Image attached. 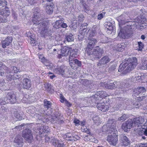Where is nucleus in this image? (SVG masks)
Listing matches in <instances>:
<instances>
[{
	"instance_id": "obj_59",
	"label": "nucleus",
	"mask_w": 147,
	"mask_h": 147,
	"mask_svg": "<svg viewBox=\"0 0 147 147\" xmlns=\"http://www.w3.org/2000/svg\"><path fill=\"white\" fill-rule=\"evenodd\" d=\"M60 98L61 99L60 101L61 102L63 103L64 102H65L67 101L65 98L63 96H61L60 97Z\"/></svg>"
},
{
	"instance_id": "obj_54",
	"label": "nucleus",
	"mask_w": 147,
	"mask_h": 147,
	"mask_svg": "<svg viewBox=\"0 0 147 147\" xmlns=\"http://www.w3.org/2000/svg\"><path fill=\"white\" fill-rule=\"evenodd\" d=\"M116 65H113L111 66L109 68V71H110L114 70L116 69Z\"/></svg>"
},
{
	"instance_id": "obj_7",
	"label": "nucleus",
	"mask_w": 147,
	"mask_h": 147,
	"mask_svg": "<svg viewBox=\"0 0 147 147\" xmlns=\"http://www.w3.org/2000/svg\"><path fill=\"white\" fill-rule=\"evenodd\" d=\"M23 136L28 142H31L33 140L32 131L29 129H26L24 130Z\"/></svg>"
},
{
	"instance_id": "obj_60",
	"label": "nucleus",
	"mask_w": 147,
	"mask_h": 147,
	"mask_svg": "<svg viewBox=\"0 0 147 147\" xmlns=\"http://www.w3.org/2000/svg\"><path fill=\"white\" fill-rule=\"evenodd\" d=\"M67 27V24L64 22L63 21V22L61 24V27L63 28H66Z\"/></svg>"
},
{
	"instance_id": "obj_56",
	"label": "nucleus",
	"mask_w": 147,
	"mask_h": 147,
	"mask_svg": "<svg viewBox=\"0 0 147 147\" xmlns=\"http://www.w3.org/2000/svg\"><path fill=\"white\" fill-rule=\"evenodd\" d=\"M117 47L118 48L117 49V50L119 51H122V50L124 48V47H122V45L121 44L118 45Z\"/></svg>"
},
{
	"instance_id": "obj_28",
	"label": "nucleus",
	"mask_w": 147,
	"mask_h": 147,
	"mask_svg": "<svg viewBox=\"0 0 147 147\" xmlns=\"http://www.w3.org/2000/svg\"><path fill=\"white\" fill-rule=\"evenodd\" d=\"M45 58H43L42 59V61H41L43 62L45 64V65L47 67V68L49 69H52L53 68V64L50 62L48 63H46V61H47L45 60Z\"/></svg>"
},
{
	"instance_id": "obj_19",
	"label": "nucleus",
	"mask_w": 147,
	"mask_h": 147,
	"mask_svg": "<svg viewBox=\"0 0 147 147\" xmlns=\"http://www.w3.org/2000/svg\"><path fill=\"white\" fill-rule=\"evenodd\" d=\"M9 11L7 7H5L1 9H0V15L6 18L9 16Z\"/></svg>"
},
{
	"instance_id": "obj_64",
	"label": "nucleus",
	"mask_w": 147,
	"mask_h": 147,
	"mask_svg": "<svg viewBox=\"0 0 147 147\" xmlns=\"http://www.w3.org/2000/svg\"><path fill=\"white\" fill-rule=\"evenodd\" d=\"M64 146V144L63 143L61 144L59 142L56 147H63Z\"/></svg>"
},
{
	"instance_id": "obj_13",
	"label": "nucleus",
	"mask_w": 147,
	"mask_h": 147,
	"mask_svg": "<svg viewBox=\"0 0 147 147\" xmlns=\"http://www.w3.org/2000/svg\"><path fill=\"white\" fill-rule=\"evenodd\" d=\"M110 60L111 59L108 56H104L99 60L97 64V66L99 68L100 66L107 64Z\"/></svg>"
},
{
	"instance_id": "obj_18",
	"label": "nucleus",
	"mask_w": 147,
	"mask_h": 147,
	"mask_svg": "<svg viewBox=\"0 0 147 147\" xmlns=\"http://www.w3.org/2000/svg\"><path fill=\"white\" fill-rule=\"evenodd\" d=\"M104 27L105 30L107 33H111L113 29L112 24L110 22L105 23Z\"/></svg>"
},
{
	"instance_id": "obj_17",
	"label": "nucleus",
	"mask_w": 147,
	"mask_h": 147,
	"mask_svg": "<svg viewBox=\"0 0 147 147\" xmlns=\"http://www.w3.org/2000/svg\"><path fill=\"white\" fill-rule=\"evenodd\" d=\"M23 138L20 135L17 136L15 138L14 142L15 145H18L17 147H21L22 144L23 142Z\"/></svg>"
},
{
	"instance_id": "obj_62",
	"label": "nucleus",
	"mask_w": 147,
	"mask_h": 147,
	"mask_svg": "<svg viewBox=\"0 0 147 147\" xmlns=\"http://www.w3.org/2000/svg\"><path fill=\"white\" fill-rule=\"evenodd\" d=\"M80 121L79 120L76 119L74 121V123H75V125H80Z\"/></svg>"
},
{
	"instance_id": "obj_20",
	"label": "nucleus",
	"mask_w": 147,
	"mask_h": 147,
	"mask_svg": "<svg viewBox=\"0 0 147 147\" xmlns=\"http://www.w3.org/2000/svg\"><path fill=\"white\" fill-rule=\"evenodd\" d=\"M44 4H47L46 9V12L49 14H52L53 11V7L54 5L53 4L51 3H46Z\"/></svg>"
},
{
	"instance_id": "obj_5",
	"label": "nucleus",
	"mask_w": 147,
	"mask_h": 147,
	"mask_svg": "<svg viewBox=\"0 0 147 147\" xmlns=\"http://www.w3.org/2000/svg\"><path fill=\"white\" fill-rule=\"evenodd\" d=\"M34 17L32 20V22L34 24L36 25H38V28H39V27H41L42 26L43 23H46V22L42 20V17L41 16L40 13L38 12H34Z\"/></svg>"
},
{
	"instance_id": "obj_12",
	"label": "nucleus",
	"mask_w": 147,
	"mask_h": 147,
	"mask_svg": "<svg viewBox=\"0 0 147 147\" xmlns=\"http://www.w3.org/2000/svg\"><path fill=\"white\" fill-rule=\"evenodd\" d=\"M133 125L134 126H137L138 127H140L139 125L142 127V125L144 121V119L142 117H138L135 118L133 119Z\"/></svg>"
},
{
	"instance_id": "obj_61",
	"label": "nucleus",
	"mask_w": 147,
	"mask_h": 147,
	"mask_svg": "<svg viewBox=\"0 0 147 147\" xmlns=\"http://www.w3.org/2000/svg\"><path fill=\"white\" fill-rule=\"evenodd\" d=\"M2 67L0 66V75L2 76H5V72L2 71Z\"/></svg>"
},
{
	"instance_id": "obj_11",
	"label": "nucleus",
	"mask_w": 147,
	"mask_h": 147,
	"mask_svg": "<svg viewBox=\"0 0 147 147\" xmlns=\"http://www.w3.org/2000/svg\"><path fill=\"white\" fill-rule=\"evenodd\" d=\"M69 52V48L67 47H65L61 50V53L58 55L57 57L60 59L63 57H66L68 56Z\"/></svg>"
},
{
	"instance_id": "obj_40",
	"label": "nucleus",
	"mask_w": 147,
	"mask_h": 147,
	"mask_svg": "<svg viewBox=\"0 0 147 147\" xmlns=\"http://www.w3.org/2000/svg\"><path fill=\"white\" fill-rule=\"evenodd\" d=\"M127 118V116L125 114H123L122 116L118 118V121L123 122Z\"/></svg>"
},
{
	"instance_id": "obj_16",
	"label": "nucleus",
	"mask_w": 147,
	"mask_h": 147,
	"mask_svg": "<svg viewBox=\"0 0 147 147\" xmlns=\"http://www.w3.org/2000/svg\"><path fill=\"white\" fill-rule=\"evenodd\" d=\"M13 38L11 36H8L6 38L5 40L1 41V43L2 47L3 48H5L7 46H9Z\"/></svg>"
},
{
	"instance_id": "obj_23",
	"label": "nucleus",
	"mask_w": 147,
	"mask_h": 147,
	"mask_svg": "<svg viewBox=\"0 0 147 147\" xmlns=\"http://www.w3.org/2000/svg\"><path fill=\"white\" fill-rule=\"evenodd\" d=\"M84 25H82L80 30L79 33L83 36H84L86 34V35L89 32V30L87 27L83 28Z\"/></svg>"
},
{
	"instance_id": "obj_43",
	"label": "nucleus",
	"mask_w": 147,
	"mask_h": 147,
	"mask_svg": "<svg viewBox=\"0 0 147 147\" xmlns=\"http://www.w3.org/2000/svg\"><path fill=\"white\" fill-rule=\"evenodd\" d=\"M6 3L5 0H0V9L5 6L7 4Z\"/></svg>"
},
{
	"instance_id": "obj_49",
	"label": "nucleus",
	"mask_w": 147,
	"mask_h": 147,
	"mask_svg": "<svg viewBox=\"0 0 147 147\" xmlns=\"http://www.w3.org/2000/svg\"><path fill=\"white\" fill-rule=\"evenodd\" d=\"M59 142L58 140L56 139L52 140V144L55 147H56Z\"/></svg>"
},
{
	"instance_id": "obj_42",
	"label": "nucleus",
	"mask_w": 147,
	"mask_h": 147,
	"mask_svg": "<svg viewBox=\"0 0 147 147\" xmlns=\"http://www.w3.org/2000/svg\"><path fill=\"white\" fill-rule=\"evenodd\" d=\"M140 94L138 88H135L133 90V95L136 96H137L138 95Z\"/></svg>"
},
{
	"instance_id": "obj_14",
	"label": "nucleus",
	"mask_w": 147,
	"mask_h": 147,
	"mask_svg": "<svg viewBox=\"0 0 147 147\" xmlns=\"http://www.w3.org/2000/svg\"><path fill=\"white\" fill-rule=\"evenodd\" d=\"M107 94L104 91H100L98 92L97 94L94 95L93 98H94L96 100H100L101 98H105L107 96Z\"/></svg>"
},
{
	"instance_id": "obj_52",
	"label": "nucleus",
	"mask_w": 147,
	"mask_h": 147,
	"mask_svg": "<svg viewBox=\"0 0 147 147\" xmlns=\"http://www.w3.org/2000/svg\"><path fill=\"white\" fill-rule=\"evenodd\" d=\"M12 71L13 73V72L15 73H17L18 72H20V70L19 69H18L17 67H12Z\"/></svg>"
},
{
	"instance_id": "obj_15",
	"label": "nucleus",
	"mask_w": 147,
	"mask_h": 147,
	"mask_svg": "<svg viewBox=\"0 0 147 147\" xmlns=\"http://www.w3.org/2000/svg\"><path fill=\"white\" fill-rule=\"evenodd\" d=\"M31 82L28 78H24L22 80V87L23 88L28 89L31 87Z\"/></svg>"
},
{
	"instance_id": "obj_22",
	"label": "nucleus",
	"mask_w": 147,
	"mask_h": 147,
	"mask_svg": "<svg viewBox=\"0 0 147 147\" xmlns=\"http://www.w3.org/2000/svg\"><path fill=\"white\" fill-rule=\"evenodd\" d=\"M74 40V36L71 33L69 34H66L65 36L64 42L65 43L66 42H71Z\"/></svg>"
},
{
	"instance_id": "obj_6",
	"label": "nucleus",
	"mask_w": 147,
	"mask_h": 147,
	"mask_svg": "<svg viewBox=\"0 0 147 147\" xmlns=\"http://www.w3.org/2000/svg\"><path fill=\"white\" fill-rule=\"evenodd\" d=\"M97 40L94 38H89L87 41V47L86 48V51H89L90 50L92 49L97 42Z\"/></svg>"
},
{
	"instance_id": "obj_46",
	"label": "nucleus",
	"mask_w": 147,
	"mask_h": 147,
	"mask_svg": "<svg viewBox=\"0 0 147 147\" xmlns=\"http://www.w3.org/2000/svg\"><path fill=\"white\" fill-rule=\"evenodd\" d=\"M138 50L140 51L142 50V48L144 47V45L141 42H138Z\"/></svg>"
},
{
	"instance_id": "obj_44",
	"label": "nucleus",
	"mask_w": 147,
	"mask_h": 147,
	"mask_svg": "<svg viewBox=\"0 0 147 147\" xmlns=\"http://www.w3.org/2000/svg\"><path fill=\"white\" fill-rule=\"evenodd\" d=\"M138 88L140 94L146 91L145 88L144 87H139Z\"/></svg>"
},
{
	"instance_id": "obj_48",
	"label": "nucleus",
	"mask_w": 147,
	"mask_h": 147,
	"mask_svg": "<svg viewBox=\"0 0 147 147\" xmlns=\"http://www.w3.org/2000/svg\"><path fill=\"white\" fill-rule=\"evenodd\" d=\"M7 21V19L5 18V17L2 16H0V23L6 22Z\"/></svg>"
},
{
	"instance_id": "obj_33",
	"label": "nucleus",
	"mask_w": 147,
	"mask_h": 147,
	"mask_svg": "<svg viewBox=\"0 0 147 147\" xmlns=\"http://www.w3.org/2000/svg\"><path fill=\"white\" fill-rule=\"evenodd\" d=\"M117 82H115L113 83H109L108 84L107 88L112 89L117 88Z\"/></svg>"
},
{
	"instance_id": "obj_24",
	"label": "nucleus",
	"mask_w": 147,
	"mask_h": 147,
	"mask_svg": "<svg viewBox=\"0 0 147 147\" xmlns=\"http://www.w3.org/2000/svg\"><path fill=\"white\" fill-rule=\"evenodd\" d=\"M60 20H57L53 24L54 28L56 29H58L61 27V24L63 22V18H60Z\"/></svg>"
},
{
	"instance_id": "obj_57",
	"label": "nucleus",
	"mask_w": 147,
	"mask_h": 147,
	"mask_svg": "<svg viewBox=\"0 0 147 147\" xmlns=\"http://www.w3.org/2000/svg\"><path fill=\"white\" fill-rule=\"evenodd\" d=\"M61 119V118H59L58 120H56L55 121H56L57 123L60 124H63L64 123V121L63 119Z\"/></svg>"
},
{
	"instance_id": "obj_29",
	"label": "nucleus",
	"mask_w": 147,
	"mask_h": 147,
	"mask_svg": "<svg viewBox=\"0 0 147 147\" xmlns=\"http://www.w3.org/2000/svg\"><path fill=\"white\" fill-rule=\"evenodd\" d=\"M57 70L59 72V74L64 75L66 74L65 72L67 69L66 67L63 65L61 66L60 68L57 69Z\"/></svg>"
},
{
	"instance_id": "obj_50",
	"label": "nucleus",
	"mask_w": 147,
	"mask_h": 147,
	"mask_svg": "<svg viewBox=\"0 0 147 147\" xmlns=\"http://www.w3.org/2000/svg\"><path fill=\"white\" fill-rule=\"evenodd\" d=\"M114 119H109L108 121V126L109 127H112V125H113V122H114Z\"/></svg>"
},
{
	"instance_id": "obj_8",
	"label": "nucleus",
	"mask_w": 147,
	"mask_h": 147,
	"mask_svg": "<svg viewBox=\"0 0 147 147\" xmlns=\"http://www.w3.org/2000/svg\"><path fill=\"white\" fill-rule=\"evenodd\" d=\"M5 98L8 102L11 104H14L16 102L17 99L16 95L13 91L7 92Z\"/></svg>"
},
{
	"instance_id": "obj_55",
	"label": "nucleus",
	"mask_w": 147,
	"mask_h": 147,
	"mask_svg": "<svg viewBox=\"0 0 147 147\" xmlns=\"http://www.w3.org/2000/svg\"><path fill=\"white\" fill-rule=\"evenodd\" d=\"M25 125V124L24 123L20 125H18V126H16L15 127V129H19V130H20L21 129H22V127L24 126Z\"/></svg>"
},
{
	"instance_id": "obj_51",
	"label": "nucleus",
	"mask_w": 147,
	"mask_h": 147,
	"mask_svg": "<svg viewBox=\"0 0 147 147\" xmlns=\"http://www.w3.org/2000/svg\"><path fill=\"white\" fill-rule=\"evenodd\" d=\"M84 16L82 14L80 15L78 17V19L79 22H81L84 20Z\"/></svg>"
},
{
	"instance_id": "obj_3",
	"label": "nucleus",
	"mask_w": 147,
	"mask_h": 147,
	"mask_svg": "<svg viewBox=\"0 0 147 147\" xmlns=\"http://www.w3.org/2000/svg\"><path fill=\"white\" fill-rule=\"evenodd\" d=\"M92 50H90L89 51L86 52L92 59H98L103 53L102 49L99 46L96 47L93 51H92Z\"/></svg>"
},
{
	"instance_id": "obj_63",
	"label": "nucleus",
	"mask_w": 147,
	"mask_h": 147,
	"mask_svg": "<svg viewBox=\"0 0 147 147\" xmlns=\"http://www.w3.org/2000/svg\"><path fill=\"white\" fill-rule=\"evenodd\" d=\"M53 0H43L42 3H52V1Z\"/></svg>"
},
{
	"instance_id": "obj_37",
	"label": "nucleus",
	"mask_w": 147,
	"mask_h": 147,
	"mask_svg": "<svg viewBox=\"0 0 147 147\" xmlns=\"http://www.w3.org/2000/svg\"><path fill=\"white\" fill-rule=\"evenodd\" d=\"M71 57H69V64L72 67H74V66H76L75 63V58H71Z\"/></svg>"
},
{
	"instance_id": "obj_2",
	"label": "nucleus",
	"mask_w": 147,
	"mask_h": 147,
	"mask_svg": "<svg viewBox=\"0 0 147 147\" xmlns=\"http://www.w3.org/2000/svg\"><path fill=\"white\" fill-rule=\"evenodd\" d=\"M137 64V59L136 57L127 58L119 66L118 71H122L123 74H126L136 67Z\"/></svg>"
},
{
	"instance_id": "obj_1",
	"label": "nucleus",
	"mask_w": 147,
	"mask_h": 147,
	"mask_svg": "<svg viewBox=\"0 0 147 147\" xmlns=\"http://www.w3.org/2000/svg\"><path fill=\"white\" fill-rule=\"evenodd\" d=\"M129 13L122 14L118 18L119 24L122 25L127 23L124 27L120 30L118 36L123 39L131 37L133 33L132 31L135 28L137 27L138 26H140V29L145 28L147 25V21L145 19L141 18L138 21L130 22L128 21V14Z\"/></svg>"
},
{
	"instance_id": "obj_35",
	"label": "nucleus",
	"mask_w": 147,
	"mask_h": 147,
	"mask_svg": "<svg viewBox=\"0 0 147 147\" xmlns=\"http://www.w3.org/2000/svg\"><path fill=\"white\" fill-rule=\"evenodd\" d=\"M112 127H111L109 128V130L107 131L108 133L111 134L112 135H113V133L116 134V132L117 131L115 128V127L114 125H112Z\"/></svg>"
},
{
	"instance_id": "obj_10",
	"label": "nucleus",
	"mask_w": 147,
	"mask_h": 147,
	"mask_svg": "<svg viewBox=\"0 0 147 147\" xmlns=\"http://www.w3.org/2000/svg\"><path fill=\"white\" fill-rule=\"evenodd\" d=\"M133 124V120L132 119H129L123 123L121 127L123 130L127 132L128 129H130L132 127Z\"/></svg>"
},
{
	"instance_id": "obj_31",
	"label": "nucleus",
	"mask_w": 147,
	"mask_h": 147,
	"mask_svg": "<svg viewBox=\"0 0 147 147\" xmlns=\"http://www.w3.org/2000/svg\"><path fill=\"white\" fill-rule=\"evenodd\" d=\"M43 102L44 107L45 108L48 109L51 108L52 104L50 101L47 100V99H45Z\"/></svg>"
},
{
	"instance_id": "obj_9",
	"label": "nucleus",
	"mask_w": 147,
	"mask_h": 147,
	"mask_svg": "<svg viewBox=\"0 0 147 147\" xmlns=\"http://www.w3.org/2000/svg\"><path fill=\"white\" fill-rule=\"evenodd\" d=\"M107 140L111 145L116 146L118 141L116 134L113 133V135H109Z\"/></svg>"
},
{
	"instance_id": "obj_26",
	"label": "nucleus",
	"mask_w": 147,
	"mask_h": 147,
	"mask_svg": "<svg viewBox=\"0 0 147 147\" xmlns=\"http://www.w3.org/2000/svg\"><path fill=\"white\" fill-rule=\"evenodd\" d=\"M45 89L49 93H51L54 91L51 85L48 83H45L44 84Z\"/></svg>"
},
{
	"instance_id": "obj_41",
	"label": "nucleus",
	"mask_w": 147,
	"mask_h": 147,
	"mask_svg": "<svg viewBox=\"0 0 147 147\" xmlns=\"http://www.w3.org/2000/svg\"><path fill=\"white\" fill-rule=\"evenodd\" d=\"M96 34V30H91L90 32L89 37H91L94 36Z\"/></svg>"
},
{
	"instance_id": "obj_30",
	"label": "nucleus",
	"mask_w": 147,
	"mask_h": 147,
	"mask_svg": "<svg viewBox=\"0 0 147 147\" xmlns=\"http://www.w3.org/2000/svg\"><path fill=\"white\" fill-rule=\"evenodd\" d=\"M61 114L59 112H55L53 114L51 115V119L53 120V121H55L56 120H58L60 117Z\"/></svg>"
},
{
	"instance_id": "obj_27",
	"label": "nucleus",
	"mask_w": 147,
	"mask_h": 147,
	"mask_svg": "<svg viewBox=\"0 0 147 147\" xmlns=\"http://www.w3.org/2000/svg\"><path fill=\"white\" fill-rule=\"evenodd\" d=\"M78 50L77 49H73L71 50L70 52L69 57L71 58H75L78 55Z\"/></svg>"
},
{
	"instance_id": "obj_25",
	"label": "nucleus",
	"mask_w": 147,
	"mask_h": 147,
	"mask_svg": "<svg viewBox=\"0 0 147 147\" xmlns=\"http://www.w3.org/2000/svg\"><path fill=\"white\" fill-rule=\"evenodd\" d=\"M80 82L81 84L84 85L85 86L88 87L89 88H91L90 85H91V81L88 80H87L83 79L80 80Z\"/></svg>"
},
{
	"instance_id": "obj_47",
	"label": "nucleus",
	"mask_w": 147,
	"mask_h": 147,
	"mask_svg": "<svg viewBox=\"0 0 147 147\" xmlns=\"http://www.w3.org/2000/svg\"><path fill=\"white\" fill-rule=\"evenodd\" d=\"M105 13L103 12L98 14V16L97 19L98 20H100L105 16Z\"/></svg>"
},
{
	"instance_id": "obj_58",
	"label": "nucleus",
	"mask_w": 147,
	"mask_h": 147,
	"mask_svg": "<svg viewBox=\"0 0 147 147\" xmlns=\"http://www.w3.org/2000/svg\"><path fill=\"white\" fill-rule=\"evenodd\" d=\"M103 105V103H97L96 107L99 110H100V108H101L102 105Z\"/></svg>"
},
{
	"instance_id": "obj_21",
	"label": "nucleus",
	"mask_w": 147,
	"mask_h": 147,
	"mask_svg": "<svg viewBox=\"0 0 147 147\" xmlns=\"http://www.w3.org/2000/svg\"><path fill=\"white\" fill-rule=\"evenodd\" d=\"M121 145L123 146H127L130 144V141L129 139L125 136L122 135L121 136Z\"/></svg>"
},
{
	"instance_id": "obj_39",
	"label": "nucleus",
	"mask_w": 147,
	"mask_h": 147,
	"mask_svg": "<svg viewBox=\"0 0 147 147\" xmlns=\"http://www.w3.org/2000/svg\"><path fill=\"white\" fill-rule=\"evenodd\" d=\"M109 107L108 105H106L103 103V105L102 106L101 108H100V110L103 112H105L108 110Z\"/></svg>"
},
{
	"instance_id": "obj_34",
	"label": "nucleus",
	"mask_w": 147,
	"mask_h": 147,
	"mask_svg": "<svg viewBox=\"0 0 147 147\" xmlns=\"http://www.w3.org/2000/svg\"><path fill=\"white\" fill-rule=\"evenodd\" d=\"M141 68L143 69H147V60H142L140 64Z\"/></svg>"
},
{
	"instance_id": "obj_38",
	"label": "nucleus",
	"mask_w": 147,
	"mask_h": 147,
	"mask_svg": "<svg viewBox=\"0 0 147 147\" xmlns=\"http://www.w3.org/2000/svg\"><path fill=\"white\" fill-rule=\"evenodd\" d=\"M8 103L6 99V98H4L0 99V105H5L6 103Z\"/></svg>"
},
{
	"instance_id": "obj_45",
	"label": "nucleus",
	"mask_w": 147,
	"mask_h": 147,
	"mask_svg": "<svg viewBox=\"0 0 147 147\" xmlns=\"http://www.w3.org/2000/svg\"><path fill=\"white\" fill-rule=\"evenodd\" d=\"M100 85L101 87L107 88L108 84L106 82L100 83Z\"/></svg>"
},
{
	"instance_id": "obj_32",
	"label": "nucleus",
	"mask_w": 147,
	"mask_h": 147,
	"mask_svg": "<svg viewBox=\"0 0 147 147\" xmlns=\"http://www.w3.org/2000/svg\"><path fill=\"white\" fill-rule=\"evenodd\" d=\"M80 3L82 4L84 11L86 13H88L89 10V8L88 6L84 3V1H81Z\"/></svg>"
},
{
	"instance_id": "obj_53",
	"label": "nucleus",
	"mask_w": 147,
	"mask_h": 147,
	"mask_svg": "<svg viewBox=\"0 0 147 147\" xmlns=\"http://www.w3.org/2000/svg\"><path fill=\"white\" fill-rule=\"evenodd\" d=\"M75 63L76 65L80 67L81 66V63L80 61H79L78 59L75 58Z\"/></svg>"
},
{
	"instance_id": "obj_36",
	"label": "nucleus",
	"mask_w": 147,
	"mask_h": 147,
	"mask_svg": "<svg viewBox=\"0 0 147 147\" xmlns=\"http://www.w3.org/2000/svg\"><path fill=\"white\" fill-rule=\"evenodd\" d=\"M3 69L5 71V76L7 75L6 74L8 75L9 74H13L12 70H11V69L9 68L6 66H5L3 68Z\"/></svg>"
},
{
	"instance_id": "obj_4",
	"label": "nucleus",
	"mask_w": 147,
	"mask_h": 147,
	"mask_svg": "<svg viewBox=\"0 0 147 147\" xmlns=\"http://www.w3.org/2000/svg\"><path fill=\"white\" fill-rule=\"evenodd\" d=\"M47 23H43L42 26L41 27H39L38 28L40 30V33L42 36L45 38L46 36H48V37L51 39L52 38V32L50 28L47 25Z\"/></svg>"
}]
</instances>
